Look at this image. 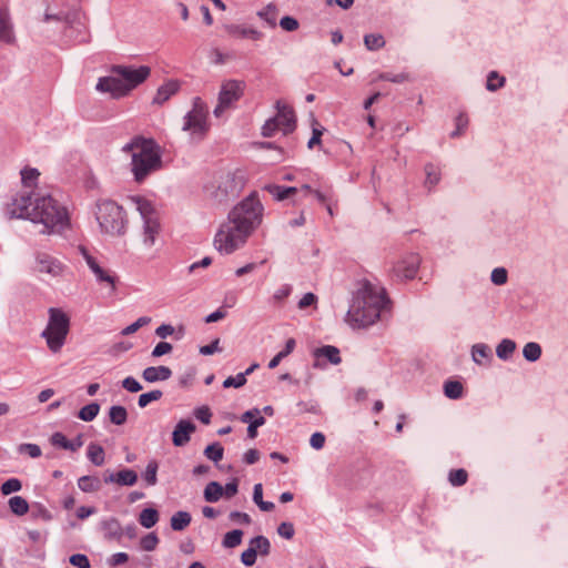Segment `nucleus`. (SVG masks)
Listing matches in <instances>:
<instances>
[{
  "mask_svg": "<svg viewBox=\"0 0 568 568\" xmlns=\"http://www.w3.org/2000/svg\"><path fill=\"white\" fill-rule=\"evenodd\" d=\"M244 82L237 80L225 81L220 90L219 103L214 109V115L221 116L223 112L235 101H237L244 91Z\"/></svg>",
  "mask_w": 568,
  "mask_h": 568,
  "instance_id": "13",
  "label": "nucleus"
},
{
  "mask_svg": "<svg viewBox=\"0 0 568 568\" xmlns=\"http://www.w3.org/2000/svg\"><path fill=\"white\" fill-rule=\"evenodd\" d=\"M95 217L101 231L109 235L121 234L126 224L122 207L111 200L97 203Z\"/></svg>",
  "mask_w": 568,
  "mask_h": 568,
  "instance_id": "6",
  "label": "nucleus"
},
{
  "mask_svg": "<svg viewBox=\"0 0 568 568\" xmlns=\"http://www.w3.org/2000/svg\"><path fill=\"white\" fill-rule=\"evenodd\" d=\"M97 90L100 92L110 93L112 98H122L129 94L126 87L123 84L119 74H111L109 77L100 78L97 83Z\"/></svg>",
  "mask_w": 568,
  "mask_h": 568,
  "instance_id": "14",
  "label": "nucleus"
},
{
  "mask_svg": "<svg viewBox=\"0 0 568 568\" xmlns=\"http://www.w3.org/2000/svg\"><path fill=\"white\" fill-rule=\"evenodd\" d=\"M173 349V346L168 343V342H160L159 344H156V346L153 348L152 351V356L153 357H160V356H163L165 354H169L171 353Z\"/></svg>",
  "mask_w": 568,
  "mask_h": 568,
  "instance_id": "63",
  "label": "nucleus"
},
{
  "mask_svg": "<svg viewBox=\"0 0 568 568\" xmlns=\"http://www.w3.org/2000/svg\"><path fill=\"white\" fill-rule=\"evenodd\" d=\"M245 384H246L245 374L240 373L236 376H229L223 382V387L224 388H230V387L240 388V387L244 386Z\"/></svg>",
  "mask_w": 568,
  "mask_h": 568,
  "instance_id": "55",
  "label": "nucleus"
},
{
  "mask_svg": "<svg viewBox=\"0 0 568 568\" xmlns=\"http://www.w3.org/2000/svg\"><path fill=\"white\" fill-rule=\"evenodd\" d=\"M194 416L205 425H209L211 423L212 414L207 406L196 408L194 410Z\"/></svg>",
  "mask_w": 568,
  "mask_h": 568,
  "instance_id": "60",
  "label": "nucleus"
},
{
  "mask_svg": "<svg viewBox=\"0 0 568 568\" xmlns=\"http://www.w3.org/2000/svg\"><path fill=\"white\" fill-rule=\"evenodd\" d=\"M277 113L274 118L267 120L262 128L264 136H273L276 132L288 134L295 129V112L282 101L276 102Z\"/></svg>",
  "mask_w": 568,
  "mask_h": 568,
  "instance_id": "10",
  "label": "nucleus"
},
{
  "mask_svg": "<svg viewBox=\"0 0 568 568\" xmlns=\"http://www.w3.org/2000/svg\"><path fill=\"white\" fill-rule=\"evenodd\" d=\"M9 508L17 516H23L29 511L28 501L21 496H13L9 499Z\"/></svg>",
  "mask_w": 568,
  "mask_h": 568,
  "instance_id": "33",
  "label": "nucleus"
},
{
  "mask_svg": "<svg viewBox=\"0 0 568 568\" xmlns=\"http://www.w3.org/2000/svg\"><path fill=\"white\" fill-rule=\"evenodd\" d=\"M111 72L120 75L130 93L150 77L151 69L146 65H140L138 68L132 65H113Z\"/></svg>",
  "mask_w": 568,
  "mask_h": 568,
  "instance_id": "12",
  "label": "nucleus"
},
{
  "mask_svg": "<svg viewBox=\"0 0 568 568\" xmlns=\"http://www.w3.org/2000/svg\"><path fill=\"white\" fill-rule=\"evenodd\" d=\"M70 564L77 568H90V561L85 555L75 554L69 559Z\"/></svg>",
  "mask_w": 568,
  "mask_h": 568,
  "instance_id": "57",
  "label": "nucleus"
},
{
  "mask_svg": "<svg viewBox=\"0 0 568 568\" xmlns=\"http://www.w3.org/2000/svg\"><path fill=\"white\" fill-rule=\"evenodd\" d=\"M122 152L131 158V172L136 183L162 169V148L154 139L135 135L122 146Z\"/></svg>",
  "mask_w": 568,
  "mask_h": 568,
  "instance_id": "3",
  "label": "nucleus"
},
{
  "mask_svg": "<svg viewBox=\"0 0 568 568\" xmlns=\"http://www.w3.org/2000/svg\"><path fill=\"white\" fill-rule=\"evenodd\" d=\"M316 355L327 358L332 364L335 365L341 363L339 351L335 346H323L316 351Z\"/></svg>",
  "mask_w": 568,
  "mask_h": 568,
  "instance_id": "38",
  "label": "nucleus"
},
{
  "mask_svg": "<svg viewBox=\"0 0 568 568\" xmlns=\"http://www.w3.org/2000/svg\"><path fill=\"white\" fill-rule=\"evenodd\" d=\"M491 282L496 285H503L507 282V271L504 267H497L491 272Z\"/></svg>",
  "mask_w": 568,
  "mask_h": 568,
  "instance_id": "59",
  "label": "nucleus"
},
{
  "mask_svg": "<svg viewBox=\"0 0 568 568\" xmlns=\"http://www.w3.org/2000/svg\"><path fill=\"white\" fill-rule=\"evenodd\" d=\"M280 26L283 30L292 32L298 29L300 23L295 18L285 16L280 20Z\"/></svg>",
  "mask_w": 568,
  "mask_h": 568,
  "instance_id": "58",
  "label": "nucleus"
},
{
  "mask_svg": "<svg viewBox=\"0 0 568 568\" xmlns=\"http://www.w3.org/2000/svg\"><path fill=\"white\" fill-rule=\"evenodd\" d=\"M207 106L201 98H194L192 109L184 116L182 130L202 139L209 130Z\"/></svg>",
  "mask_w": 568,
  "mask_h": 568,
  "instance_id": "9",
  "label": "nucleus"
},
{
  "mask_svg": "<svg viewBox=\"0 0 568 568\" xmlns=\"http://www.w3.org/2000/svg\"><path fill=\"white\" fill-rule=\"evenodd\" d=\"M172 376V371L168 366H150L146 367L142 377L149 383H155L159 381H168Z\"/></svg>",
  "mask_w": 568,
  "mask_h": 568,
  "instance_id": "22",
  "label": "nucleus"
},
{
  "mask_svg": "<svg viewBox=\"0 0 568 568\" xmlns=\"http://www.w3.org/2000/svg\"><path fill=\"white\" fill-rule=\"evenodd\" d=\"M99 412L100 405L98 403H91L79 410L78 417L84 422H91L98 416Z\"/></svg>",
  "mask_w": 568,
  "mask_h": 568,
  "instance_id": "39",
  "label": "nucleus"
},
{
  "mask_svg": "<svg viewBox=\"0 0 568 568\" xmlns=\"http://www.w3.org/2000/svg\"><path fill=\"white\" fill-rule=\"evenodd\" d=\"M243 531L234 529L224 535L223 546L225 548H235L242 542Z\"/></svg>",
  "mask_w": 568,
  "mask_h": 568,
  "instance_id": "43",
  "label": "nucleus"
},
{
  "mask_svg": "<svg viewBox=\"0 0 568 568\" xmlns=\"http://www.w3.org/2000/svg\"><path fill=\"white\" fill-rule=\"evenodd\" d=\"M317 303V296L313 293H306L298 302V308L305 310L310 306H313Z\"/></svg>",
  "mask_w": 568,
  "mask_h": 568,
  "instance_id": "64",
  "label": "nucleus"
},
{
  "mask_svg": "<svg viewBox=\"0 0 568 568\" xmlns=\"http://www.w3.org/2000/svg\"><path fill=\"white\" fill-rule=\"evenodd\" d=\"M334 191L332 186L324 189H314L312 195L317 200L318 203L323 204L334 200Z\"/></svg>",
  "mask_w": 568,
  "mask_h": 568,
  "instance_id": "48",
  "label": "nucleus"
},
{
  "mask_svg": "<svg viewBox=\"0 0 568 568\" xmlns=\"http://www.w3.org/2000/svg\"><path fill=\"white\" fill-rule=\"evenodd\" d=\"M70 331V317L61 308L51 307L49 310V322L42 332L49 349L53 353L60 352L65 343Z\"/></svg>",
  "mask_w": 568,
  "mask_h": 568,
  "instance_id": "5",
  "label": "nucleus"
},
{
  "mask_svg": "<svg viewBox=\"0 0 568 568\" xmlns=\"http://www.w3.org/2000/svg\"><path fill=\"white\" fill-rule=\"evenodd\" d=\"M191 520L192 517L187 511H178L171 517V528L175 531L184 530Z\"/></svg>",
  "mask_w": 568,
  "mask_h": 568,
  "instance_id": "30",
  "label": "nucleus"
},
{
  "mask_svg": "<svg viewBox=\"0 0 568 568\" xmlns=\"http://www.w3.org/2000/svg\"><path fill=\"white\" fill-rule=\"evenodd\" d=\"M378 80L389 81L393 83H404V82L410 81L412 78H410V74L406 73V72H402V73H397V74L386 72V73H381L378 75Z\"/></svg>",
  "mask_w": 568,
  "mask_h": 568,
  "instance_id": "51",
  "label": "nucleus"
},
{
  "mask_svg": "<svg viewBox=\"0 0 568 568\" xmlns=\"http://www.w3.org/2000/svg\"><path fill=\"white\" fill-rule=\"evenodd\" d=\"M263 212L257 193L253 192L232 209L229 217L253 233L262 223Z\"/></svg>",
  "mask_w": 568,
  "mask_h": 568,
  "instance_id": "4",
  "label": "nucleus"
},
{
  "mask_svg": "<svg viewBox=\"0 0 568 568\" xmlns=\"http://www.w3.org/2000/svg\"><path fill=\"white\" fill-rule=\"evenodd\" d=\"M504 83H505V78L499 77L497 72L491 71L488 74L486 88L489 91H495V90L501 88L504 85Z\"/></svg>",
  "mask_w": 568,
  "mask_h": 568,
  "instance_id": "53",
  "label": "nucleus"
},
{
  "mask_svg": "<svg viewBox=\"0 0 568 568\" xmlns=\"http://www.w3.org/2000/svg\"><path fill=\"white\" fill-rule=\"evenodd\" d=\"M516 349V343L511 339H503L496 347V354L500 359H508Z\"/></svg>",
  "mask_w": 568,
  "mask_h": 568,
  "instance_id": "34",
  "label": "nucleus"
},
{
  "mask_svg": "<svg viewBox=\"0 0 568 568\" xmlns=\"http://www.w3.org/2000/svg\"><path fill=\"white\" fill-rule=\"evenodd\" d=\"M426 181L425 185L430 190L433 189L440 180V172L432 163L425 165Z\"/></svg>",
  "mask_w": 568,
  "mask_h": 568,
  "instance_id": "37",
  "label": "nucleus"
},
{
  "mask_svg": "<svg viewBox=\"0 0 568 568\" xmlns=\"http://www.w3.org/2000/svg\"><path fill=\"white\" fill-rule=\"evenodd\" d=\"M39 175L40 173L37 169L26 168L21 171V191H31V199L37 196L38 192L34 191V186L37 185Z\"/></svg>",
  "mask_w": 568,
  "mask_h": 568,
  "instance_id": "24",
  "label": "nucleus"
},
{
  "mask_svg": "<svg viewBox=\"0 0 568 568\" xmlns=\"http://www.w3.org/2000/svg\"><path fill=\"white\" fill-rule=\"evenodd\" d=\"M122 386L123 388L131 393H138L142 389V385L134 377L131 376L125 377L122 381Z\"/></svg>",
  "mask_w": 568,
  "mask_h": 568,
  "instance_id": "61",
  "label": "nucleus"
},
{
  "mask_svg": "<svg viewBox=\"0 0 568 568\" xmlns=\"http://www.w3.org/2000/svg\"><path fill=\"white\" fill-rule=\"evenodd\" d=\"M53 446L77 452L83 446L82 435H78L73 440H69L62 433H54L50 439Z\"/></svg>",
  "mask_w": 568,
  "mask_h": 568,
  "instance_id": "20",
  "label": "nucleus"
},
{
  "mask_svg": "<svg viewBox=\"0 0 568 568\" xmlns=\"http://www.w3.org/2000/svg\"><path fill=\"white\" fill-rule=\"evenodd\" d=\"M256 557L257 554L255 552V550L251 546H248V548L242 552L241 560L245 566L250 567L255 564Z\"/></svg>",
  "mask_w": 568,
  "mask_h": 568,
  "instance_id": "62",
  "label": "nucleus"
},
{
  "mask_svg": "<svg viewBox=\"0 0 568 568\" xmlns=\"http://www.w3.org/2000/svg\"><path fill=\"white\" fill-rule=\"evenodd\" d=\"M21 488L22 484L18 478H10L2 484L1 493L3 495H10L12 493L19 491Z\"/></svg>",
  "mask_w": 568,
  "mask_h": 568,
  "instance_id": "54",
  "label": "nucleus"
},
{
  "mask_svg": "<svg viewBox=\"0 0 568 568\" xmlns=\"http://www.w3.org/2000/svg\"><path fill=\"white\" fill-rule=\"evenodd\" d=\"M7 214L10 219H29L41 223L48 233H63L70 226V219L64 206L59 204L51 195L38 191L31 199V191H20L7 204Z\"/></svg>",
  "mask_w": 568,
  "mask_h": 568,
  "instance_id": "1",
  "label": "nucleus"
},
{
  "mask_svg": "<svg viewBox=\"0 0 568 568\" xmlns=\"http://www.w3.org/2000/svg\"><path fill=\"white\" fill-rule=\"evenodd\" d=\"M0 41L8 44L16 41L12 19L7 7L0 9Z\"/></svg>",
  "mask_w": 568,
  "mask_h": 568,
  "instance_id": "17",
  "label": "nucleus"
},
{
  "mask_svg": "<svg viewBox=\"0 0 568 568\" xmlns=\"http://www.w3.org/2000/svg\"><path fill=\"white\" fill-rule=\"evenodd\" d=\"M244 184V176L241 172L221 173L212 184L210 193L216 201L222 202L230 196L237 195Z\"/></svg>",
  "mask_w": 568,
  "mask_h": 568,
  "instance_id": "8",
  "label": "nucleus"
},
{
  "mask_svg": "<svg viewBox=\"0 0 568 568\" xmlns=\"http://www.w3.org/2000/svg\"><path fill=\"white\" fill-rule=\"evenodd\" d=\"M223 454L224 449L219 443L209 445L204 450V455L215 463L220 462L223 458Z\"/></svg>",
  "mask_w": 568,
  "mask_h": 568,
  "instance_id": "47",
  "label": "nucleus"
},
{
  "mask_svg": "<svg viewBox=\"0 0 568 568\" xmlns=\"http://www.w3.org/2000/svg\"><path fill=\"white\" fill-rule=\"evenodd\" d=\"M250 546L261 556H267L271 550V544L264 536H257L251 539Z\"/></svg>",
  "mask_w": 568,
  "mask_h": 568,
  "instance_id": "35",
  "label": "nucleus"
},
{
  "mask_svg": "<svg viewBox=\"0 0 568 568\" xmlns=\"http://www.w3.org/2000/svg\"><path fill=\"white\" fill-rule=\"evenodd\" d=\"M388 303L382 286L364 281L353 298L345 320L354 328L371 326L382 317Z\"/></svg>",
  "mask_w": 568,
  "mask_h": 568,
  "instance_id": "2",
  "label": "nucleus"
},
{
  "mask_svg": "<svg viewBox=\"0 0 568 568\" xmlns=\"http://www.w3.org/2000/svg\"><path fill=\"white\" fill-rule=\"evenodd\" d=\"M257 16L263 19L271 28L276 26L277 11L275 6L268 4L266 8L258 11Z\"/></svg>",
  "mask_w": 568,
  "mask_h": 568,
  "instance_id": "44",
  "label": "nucleus"
},
{
  "mask_svg": "<svg viewBox=\"0 0 568 568\" xmlns=\"http://www.w3.org/2000/svg\"><path fill=\"white\" fill-rule=\"evenodd\" d=\"M105 483H115L121 486H133L138 481V475L132 469H122L118 473L110 474L104 478Z\"/></svg>",
  "mask_w": 568,
  "mask_h": 568,
  "instance_id": "23",
  "label": "nucleus"
},
{
  "mask_svg": "<svg viewBox=\"0 0 568 568\" xmlns=\"http://www.w3.org/2000/svg\"><path fill=\"white\" fill-rule=\"evenodd\" d=\"M78 486L84 493H95L101 489V480L94 476H82L78 479Z\"/></svg>",
  "mask_w": 568,
  "mask_h": 568,
  "instance_id": "29",
  "label": "nucleus"
},
{
  "mask_svg": "<svg viewBox=\"0 0 568 568\" xmlns=\"http://www.w3.org/2000/svg\"><path fill=\"white\" fill-rule=\"evenodd\" d=\"M444 393L448 398L458 399L463 396V385L457 381H448L444 385Z\"/></svg>",
  "mask_w": 568,
  "mask_h": 568,
  "instance_id": "40",
  "label": "nucleus"
},
{
  "mask_svg": "<svg viewBox=\"0 0 568 568\" xmlns=\"http://www.w3.org/2000/svg\"><path fill=\"white\" fill-rule=\"evenodd\" d=\"M101 529L106 539H118L119 540L123 534L120 521L114 517L103 520L101 523Z\"/></svg>",
  "mask_w": 568,
  "mask_h": 568,
  "instance_id": "25",
  "label": "nucleus"
},
{
  "mask_svg": "<svg viewBox=\"0 0 568 568\" xmlns=\"http://www.w3.org/2000/svg\"><path fill=\"white\" fill-rule=\"evenodd\" d=\"M195 425L186 419L180 420L173 433H172V442L176 447H182L190 442L191 434L195 432Z\"/></svg>",
  "mask_w": 568,
  "mask_h": 568,
  "instance_id": "16",
  "label": "nucleus"
},
{
  "mask_svg": "<svg viewBox=\"0 0 568 568\" xmlns=\"http://www.w3.org/2000/svg\"><path fill=\"white\" fill-rule=\"evenodd\" d=\"M109 417L112 424L123 425L128 419V412L123 406H112L109 410Z\"/></svg>",
  "mask_w": 568,
  "mask_h": 568,
  "instance_id": "36",
  "label": "nucleus"
},
{
  "mask_svg": "<svg viewBox=\"0 0 568 568\" xmlns=\"http://www.w3.org/2000/svg\"><path fill=\"white\" fill-rule=\"evenodd\" d=\"M364 44L367 50L374 51L385 45L384 37L379 33H371L364 37Z\"/></svg>",
  "mask_w": 568,
  "mask_h": 568,
  "instance_id": "41",
  "label": "nucleus"
},
{
  "mask_svg": "<svg viewBox=\"0 0 568 568\" xmlns=\"http://www.w3.org/2000/svg\"><path fill=\"white\" fill-rule=\"evenodd\" d=\"M471 355L473 359L479 365L485 364V362L490 361L493 357L491 348L486 344H475Z\"/></svg>",
  "mask_w": 568,
  "mask_h": 568,
  "instance_id": "28",
  "label": "nucleus"
},
{
  "mask_svg": "<svg viewBox=\"0 0 568 568\" xmlns=\"http://www.w3.org/2000/svg\"><path fill=\"white\" fill-rule=\"evenodd\" d=\"M225 30L227 34L239 39L248 38L252 40H260L263 37V33L261 31L241 24L226 26Z\"/></svg>",
  "mask_w": 568,
  "mask_h": 568,
  "instance_id": "21",
  "label": "nucleus"
},
{
  "mask_svg": "<svg viewBox=\"0 0 568 568\" xmlns=\"http://www.w3.org/2000/svg\"><path fill=\"white\" fill-rule=\"evenodd\" d=\"M268 191L277 199V200H285L290 197L291 195L295 194L297 192L296 187L288 186V187H282V186H270Z\"/></svg>",
  "mask_w": 568,
  "mask_h": 568,
  "instance_id": "49",
  "label": "nucleus"
},
{
  "mask_svg": "<svg viewBox=\"0 0 568 568\" xmlns=\"http://www.w3.org/2000/svg\"><path fill=\"white\" fill-rule=\"evenodd\" d=\"M132 202L134 203L135 209L140 212L141 216L144 219V245H154V239L159 232V224L155 220L152 219V214L154 213L153 204L149 200L141 196L132 197Z\"/></svg>",
  "mask_w": 568,
  "mask_h": 568,
  "instance_id": "11",
  "label": "nucleus"
},
{
  "mask_svg": "<svg viewBox=\"0 0 568 568\" xmlns=\"http://www.w3.org/2000/svg\"><path fill=\"white\" fill-rule=\"evenodd\" d=\"M37 270L57 276L62 273L63 266L47 253H40L37 256Z\"/></svg>",
  "mask_w": 568,
  "mask_h": 568,
  "instance_id": "19",
  "label": "nucleus"
},
{
  "mask_svg": "<svg viewBox=\"0 0 568 568\" xmlns=\"http://www.w3.org/2000/svg\"><path fill=\"white\" fill-rule=\"evenodd\" d=\"M223 494V487L216 481L209 483L204 489V498L209 503H216Z\"/></svg>",
  "mask_w": 568,
  "mask_h": 568,
  "instance_id": "32",
  "label": "nucleus"
},
{
  "mask_svg": "<svg viewBox=\"0 0 568 568\" xmlns=\"http://www.w3.org/2000/svg\"><path fill=\"white\" fill-rule=\"evenodd\" d=\"M89 460L95 466H102L105 462V453L101 445L91 443L87 449Z\"/></svg>",
  "mask_w": 568,
  "mask_h": 568,
  "instance_id": "27",
  "label": "nucleus"
},
{
  "mask_svg": "<svg viewBox=\"0 0 568 568\" xmlns=\"http://www.w3.org/2000/svg\"><path fill=\"white\" fill-rule=\"evenodd\" d=\"M158 468H159V465L155 460H151L144 473H143V478L145 480V483L149 485V486H154L158 481V477H156V474H158Z\"/></svg>",
  "mask_w": 568,
  "mask_h": 568,
  "instance_id": "45",
  "label": "nucleus"
},
{
  "mask_svg": "<svg viewBox=\"0 0 568 568\" xmlns=\"http://www.w3.org/2000/svg\"><path fill=\"white\" fill-rule=\"evenodd\" d=\"M524 357L529 362H536L541 356V347L535 342L527 343L523 349Z\"/></svg>",
  "mask_w": 568,
  "mask_h": 568,
  "instance_id": "42",
  "label": "nucleus"
},
{
  "mask_svg": "<svg viewBox=\"0 0 568 568\" xmlns=\"http://www.w3.org/2000/svg\"><path fill=\"white\" fill-rule=\"evenodd\" d=\"M82 253L87 261V264L97 276V280L99 282L106 283L111 288V293H115L116 277L110 271L104 270L102 266H100V264L91 255L88 254V251H82Z\"/></svg>",
  "mask_w": 568,
  "mask_h": 568,
  "instance_id": "15",
  "label": "nucleus"
},
{
  "mask_svg": "<svg viewBox=\"0 0 568 568\" xmlns=\"http://www.w3.org/2000/svg\"><path fill=\"white\" fill-rule=\"evenodd\" d=\"M18 450L20 454L29 455L31 458H38L41 456V448L36 444H29V443L21 444L18 447Z\"/></svg>",
  "mask_w": 568,
  "mask_h": 568,
  "instance_id": "56",
  "label": "nucleus"
},
{
  "mask_svg": "<svg viewBox=\"0 0 568 568\" xmlns=\"http://www.w3.org/2000/svg\"><path fill=\"white\" fill-rule=\"evenodd\" d=\"M418 257L415 254H409L404 261L397 262L394 265V273L399 278L410 280L417 272Z\"/></svg>",
  "mask_w": 568,
  "mask_h": 568,
  "instance_id": "18",
  "label": "nucleus"
},
{
  "mask_svg": "<svg viewBox=\"0 0 568 568\" xmlns=\"http://www.w3.org/2000/svg\"><path fill=\"white\" fill-rule=\"evenodd\" d=\"M163 396V393L159 389L151 390L149 393L141 394L139 396L138 404L141 408L146 407L151 402L159 400Z\"/></svg>",
  "mask_w": 568,
  "mask_h": 568,
  "instance_id": "50",
  "label": "nucleus"
},
{
  "mask_svg": "<svg viewBox=\"0 0 568 568\" xmlns=\"http://www.w3.org/2000/svg\"><path fill=\"white\" fill-rule=\"evenodd\" d=\"M159 545V537L155 532H150L146 536H144L141 541L140 546L145 551H152L154 550Z\"/></svg>",
  "mask_w": 568,
  "mask_h": 568,
  "instance_id": "52",
  "label": "nucleus"
},
{
  "mask_svg": "<svg viewBox=\"0 0 568 568\" xmlns=\"http://www.w3.org/2000/svg\"><path fill=\"white\" fill-rule=\"evenodd\" d=\"M449 483L453 485V486H463L467 483V479H468V474L465 469L463 468H459V469H453L450 470L449 473Z\"/></svg>",
  "mask_w": 568,
  "mask_h": 568,
  "instance_id": "46",
  "label": "nucleus"
},
{
  "mask_svg": "<svg viewBox=\"0 0 568 568\" xmlns=\"http://www.w3.org/2000/svg\"><path fill=\"white\" fill-rule=\"evenodd\" d=\"M159 521V513L154 508H145L140 513L139 523L144 528H152Z\"/></svg>",
  "mask_w": 568,
  "mask_h": 568,
  "instance_id": "31",
  "label": "nucleus"
},
{
  "mask_svg": "<svg viewBox=\"0 0 568 568\" xmlns=\"http://www.w3.org/2000/svg\"><path fill=\"white\" fill-rule=\"evenodd\" d=\"M179 88L180 85L176 81H169L164 83L158 89L153 102L156 104H163L179 91Z\"/></svg>",
  "mask_w": 568,
  "mask_h": 568,
  "instance_id": "26",
  "label": "nucleus"
},
{
  "mask_svg": "<svg viewBox=\"0 0 568 568\" xmlns=\"http://www.w3.org/2000/svg\"><path fill=\"white\" fill-rule=\"evenodd\" d=\"M253 233L227 217L214 237L215 248H237L246 243Z\"/></svg>",
  "mask_w": 568,
  "mask_h": 568,
  "instance_id": "7",
  "label": "nucleus"
}]
</instances>
